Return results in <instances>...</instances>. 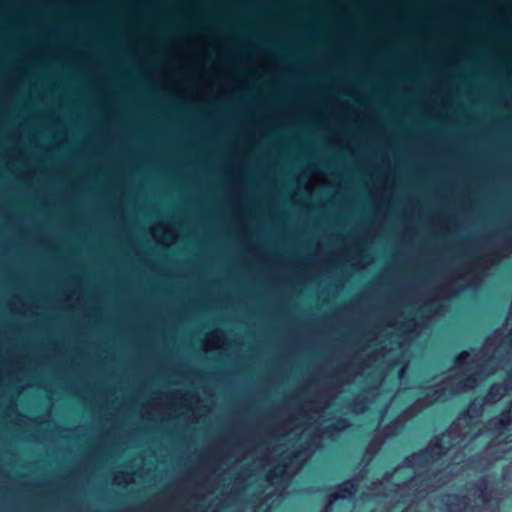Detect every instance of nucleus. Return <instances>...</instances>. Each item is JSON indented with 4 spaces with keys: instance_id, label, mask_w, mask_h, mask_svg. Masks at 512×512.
Wrapping results in <instances>:
<instances>
[{
    "instance_id": "1",
    "label": "nucleus",
    "mask_w": 512,
    "mask_h": 512,
    "mask_svg": "<svg viewBox=\"0 0 512 512\" xmlns=\"http://www.w3.org/2000/svg\"><path fill=\"white\" fill-rule=\"evenodd\" d=\"M510 386L507 382H500L493 384L488 390L486 396L483 398V402L477 404L476 402H472L470 404V410L473 413L480 414L483 410V404L485 402L491 403L500 400L505 394L509 392Z\"/></svg>"
},
{
    "instance_id": "2",
    "label": "nucleus",
    "mask_w": 512,
    "mask_h": 512,
    "mask_svg": "<svg viewBox=\"0 0 512 512\" xmlns=\"http://www.w3.org/2000/svg\"><path fill=\"white\" fill-rule=\"evenodd\" d=\"M358 486L354 478L343 481L335 487V491L327 494V501L333 504L338 500H346L352 498L357 492Z\"/></svg>"
},
{
    "instance_id": "3",
    "label": "nucleus",
    "mask_w": 512,
    "mask_h": 512,
    "mask_svg": "<svg viewBox=\"0 0 512 512\" xmlns=\"http://www.w3.org/2000/svg\"><path fill=\"white\" fill-rule=\"evenodd\" d=\"M442 440L441 438H436L430 443V446L418 453H415L411 456L410 459H407L409 466H419L423 462L428 461L429 459H433L434 456L442 454Z\"/></svg>"
},
{
    "instance_id": "4",
    "label": "nucleus",
    "mask_w": 512,
    "mask_h": 512,
    "mask_svg": "<svg viewBox=\"0 0 512 512\" xmlns=\"http://www.w3.org/2000/svg\"><path fill=\"white\" fill-rule=\"evenodd\" d=\"M510 425H512V410L510 408L504 409L500 416L493 421V429L496 431H500Z\"/></svg>"
},
{
    "instance_id": "5",
    "label": "nucleus",
    "mask_w": 512,
    "mask_h": 512,
    "mask_svg": "<svg viewBox=\"0 0 512 512\" xmlns=\"http://www.w3.org/2000/svg\"><path fill=\"white\" fill-rule=\"evenodd\" d=\"M285 468H286V465H284V464L277 465L275 467V469L269 471L268 477L270 479L280 481L285 475Z\"/></svg>"
},
{
    "instance_id": "6",
    "label": "nucleus",
    "mask_w": 512,
    "mask_h": 512,
    "mask_svg": "<svg viewBox=\"0 0 512 512\" xmlns=\"http://www.w3.org/2000/svg\"><path fill=\"white\" fill-rule=\"evenodd\" d=\"M448 498L451 500L449 503H447L448 511L449 512H461V510L458 509L459 502H460L461 498L456 494L449 495Z\"/></svg>"
},
{
    "instance_id": "7",
    "label": "nucleus",
    "mask_w": 512,
    "mask_h": 512,
    "mask_svg": "<svg viewBox=\"0 0 512 512\" xmlns=\"http://www.w3.org/2000/svg\"><path fill=\"white\" fill-rule=\"evenodd\" d=\"M475 383H476V379L474 377L470 376V377H467L465 380L461 381L460 383H458V388L461 390H465L468 387L475 386Z\"/></svg>"
},
{
    "instance_id": "8",
    "label": "nucleus",
    "mask_w": 512,
    "mask_h": 512,
    "mask_svg": "<svg viewBox=\"0 0 512 512\" xmlns=\"http://www.w3.org/2000/svg\"><path fill=\"white\" fill-rule=\"evenodd\" d=\"M348 427V421L344 418H338L333 425V429L338 432L344 431Z\"/></svg>"
},
{
    "instance_id": "9",
    "label": "nucleus",
    "mask_w": 512,
    "mask_h": 512,
    "mask_svg": "<svg viewBox=\"0 0 512 512\" xmlns=\"http://www.w3.org/2000/svg\"><path fill=\"white\" fill-rule=\"evenodd\" d=\"M468 357H469V353L467 351H463L454 358V364L456 366L463 365L464 363H466V360Z\"/></svg>"
},
{
    "instance_id": "10",
    "label": "nucleus",
    "mask_w": 512,
    "mask_h": 512,
    "mask_svg": "<svg viewBox=\"0 0 512 512\" xmlns=\"http://www.w3.org/2000/svg\"><path fill=\"white\" fill-rule=\"evenodd\" d=\"M478 490H480V493L478 494V498L481 499L483 503H487L489 501L487 493L484 491V489L477 487Z\"/></svg>"
},
{
    "instance_id": "11",
    "label": "nucleus",
    "mask_w": 512,
    "mask_h": 512,
    "mask_svg": "<svg viewBox=\"0 0 512 512\" xmlns=\"http://www.w3.org/2000/svg\"><path fill=\"white\" fill-rule=\"evenodd\" d=\"M508 376L512 378V370L509 372Z\"/></svg>"
},
{
    "instance_id": "12",
    "label": "nucleus",
    "mask_w": 512,
    "mask_h": 512,
    "mask_svg": "<svg viewBox=\"0 0 512 512\" xmlns=\"http://www.w3.org/2000/svg\"><path fill=\"white\" fill-rule=\"evenodd\" d=\"M329 430H331L330 428H325L324 432H328Z\"/></svg>"
}]
</instances>
